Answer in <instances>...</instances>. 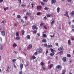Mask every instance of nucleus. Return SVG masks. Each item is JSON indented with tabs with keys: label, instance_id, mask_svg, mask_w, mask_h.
Here are the masks:
<instances>
[{
	"label": "nucleus",
	"instance_id": "1",
	"mask_svg": "<svg viewBox=\"0 0 74 74\" xmlns=\"http://www.w3.org/2000/svg\"><path fill=\"white\" fill-rule=\"evenodd\" d=\"M36 51L39 53H41L42 52V49L41 48L37 49L36 50Z\"/></svg>",
	"mask_w": 74,
	"mask_h": 74
},
{
	"label": "nucleus",
	"instance_id": "63",
	"mask_svg": "<svg viewBox=\"0 0 74 74\" xmlns=\"http://www.w3.org/2000/svg\"><path fill=\"white\" fill-rule=\"evenodd\" d=\"M42 69H43V70H45V68H44V67L42 66Z\"/></svg>",
	"mask_w": 74,
	"mask_h": 74
},
{
	"label": "nucleus",
	"instance_id": "39",
	"mask_svg": "<svg viewBox=\"0 0 74 74\" xmlns=\"http://www.w3.org/2000/svg\"><path fill=\"white\" fill-rule=\"evenodd\" d=\"M14 25L15 26H18V23H16L15 24H14Z\"/></svg>",
	"mask_w": 74,
	"mask_h": 74
},
{
	"label": "nucleus",
	"instance_id": "16",
	"mask_svg": "<svg viewBox=\"0 0 74 74\" xmlns=\"http://www.w3.org/2000/svg\"><path fill=\"white\" fill-rule=\"evenodd\" d=\"M71 16H73V15H74V11H72L71 13Z\"/></svg>",
	"mask_w": 74,
	"mask_h": 74
},
{
	"label": "nucleus",
	"instance_id": "3",
	"mask_svg": "<svg viewBox=\"0 0 74 74\" xmlns=\"http://www.w3.org/2000/svg\"><path fill=\"white\" fill-rule=\"evenodd\" d=\"M64 15L67 16V17H68V18H70V17L69 16V15H68V12L67 11L66 12L65 14H64Z\"/></svg>",
	"mask_w": 74,
	"mask_h": 74
},
{
	"label": "nucleus",
	"instance_id": "28",
	"mask_svg": "<svg viewBox=\"0 0 74 74\" xmlns=\"http://www.w3.org/2000/svg\"><path fill=\"white\" fill-rule=\"evenodd\" d=\"M43 37H47V35H46V34H43Z\"/></svg>",
	"mask_w": 74,
	"mask_h": 74
},
{
	"label": "nucleus",
	"instance_id": "18",
	"mask_svg": "<svg viewBox=\"0 0 74 74\" xmlns=\"http://www.w3.org/2000/svg\"><path fill=\"white\" fill-rule=\"evenodd\" d=\"M68 44L69 45H71V42H70V41L69 40L68 41Z\"/></svg>",
	"mask_w": 74,
	"mask_h": 74
},
{
	"label": "nucleus",
	"instance_id": "12",
	"mask_svg": "<svg viewBox=\"0 0 74 74\" xmlns=\"http://www.w3.org/2000/svg\"><path fill=\"white\" fill-rule=\"evenodd\" d=\"M51 2L52 3V4H55L56 3V0H52Z\"/></svg>",
	"mask_w": 74,
	"mask_h": 74
},
{
	"label": "nucleus",
	"instance_id": "57",
	"mask_svg": "<svg viewBox=\"0 0 74 74\" xmlns=\"http://www.w3.org/2000/svg\"><path fill=\"white\" fill-rule=\"evenodd\" d=\"M56 46H58V43H56Z\"/></svg>",
	"mask_w": 74,
	"mask_h": 74
},
{
	"label": "nucleus",
	"instance_id": "49",
	"mask_svg": "<svg viewBox=\"0 0 74 74\" xmlns=\"http://www.w3.org/2000/svg\"><path fill=\"white\" fill-rule=\"evenodd\" d=\"M37 34L38 36H40V33Z\"/></svg>",
	"mask_w": 74,
	"mask_h": 74
},
{
	"label": "nucleus",
	"instance_id": "20",
	"mask_svg": "<svg viewBox=\"0 0 74 74\" xmlns=\"http://www.w3.org/2000/svg\"><path fill=\"white\" fill-rule=\"evenodd\" d=\"M53 55H55V53L52 52L50 54V56H53Z\"/></svg>",
	"mask_w": 74,
	"mask_h": 74
},
{
	"label": "nucleus",
	"instance_id": "8",
	"mask_svg": "<svg viewBox=\"0 0 74 74\" xmlns=\"http://www.w3.org/2000/svg\"><path fill=\"white\" fill-rule=\"evenodd\" d=\"M58 51H63V47H61L60 48H59L58 49Z\"/></svg>",
	"mask_w": 74,
	"mask_h": 74
},
{
	"label": "nucleus",
	"instance_id": "6",
	"mask_svg": "<svg viewBox=\"0 0 74 74\" xmlns=\"http://www.w3.org/2000/svg\"><path fill=\"white\" fill-rule=\"evenodd\" d=\"M56 69H60V68H62V65H58L56 66Z\"/></svg>",
	"mask_w": 74,
	"mask_h": 74
},
{
	"label": "nucleus",
	"instance_id": "14",
	"mask_svg": "<svg viewBox=\"0 0 74 74\" xmlns=\"http://www.w3.org/2000/svg\"><path fill=\"white\" fill-rule=\"evenodd\" d=\"M42 41L43 42H47V40L45 39H43Z\"/></svg>",
	"mask_w": 74,
	"mask_h": 74
},
{
	"label": "nucleus",
	"instance_id": "24",
	"mask_svg": "<svg viewBox=\"0 0 74 74\" xmlns=\"http://www.w3.org/2000/svg\"><path fill=\"white\" fill-rule=\"evenodd\" d=\"M67 56L68 58H71V55L70 54H68Z\"/></svg>",
	"mask_w": 74,
	"mask_h": 74
},
{
	"label": "nucleus",
	"instance_id": "5",
	"mask_svg": "<svg viewBox=\"0 0 74 74\" xmlns=\"http://www.w3.org/2000/svg\"><path fill=\"white\" fill-rule=\"evenodd\" d=\"M1 33L2 34V35L3 36H5V31H2L1 32Z\"/></svg>",
	"mask_w": 74,
	"mask_h": 74
},
{
	"label": "nucleus",
	"instance_id": "15",
	"mask_svg": "<svg viewBox=\"0 0 74 74\" xmlns=\"http://www.w3.org/2000/svg\"><path fill=\"white\" fill-rule=\"evenodd\" d=\"M16 40H20V37H19V36H17L16 38Z\"/></svg>",
	"mask_w": 74,
	"mask_h": 74
},
{
	"label": "nucleus",
	"instance_id": "29",
	"mask_svg": "<svg viewBox=\"0 0 74 74\" xmlns=\"http://www.w3.org/2000/svg\"><path fill=\"white\" fill-rule=\"evenodd\" d=\"M51 47H52V45H48L47 46V48H51Z\"/></svg>",
	"mask_w": 74,
	"mask_h": 74
},
{
	"label": "nucleus",
	"instance_id": "27",
	"mask_svg": "<svg viewBox=\"0 0 74 74\" xmlns=\"http://www.w3.org/2000/svg\"><path fill=\"white\" fill-rule=\"evenodd\" d=\"M44 10H49V8L47 7H45L44 8Z\"/></svg>",
	"mask_w": 74,
	"mask_h": 74
},
{
	"label": "nucleus",
	"instance_id": "46",
	"mask_svg": "<svg viewBox=\"0 0 74 74\" xmlns=\"http://www.w3.org/2000/svg\"><path fill=\"white\" fill-rule=\"evenodd\" d=\"M3 49V46L2 45L1 46V50H2Z\"/></svg>",
	"mask_w": 74,
	"mask_h": 74
},
{
	"label": "nucleus",
	"instance_id": "40",
	"mask_svg": "<svg viewBox=\"0 0 74 74\" xmlns=\"http://www.w3.org/2000/svg\"><path fill=\"white\" fill-rule=\"evenodd\" d=\"M38 54L37 52H36L34 53V55H37Z\"/></svg>",
	"mask_w": 74,
	"mask_h": 74
},
{
	"label": "nucleus",
	"instance_id": "23",
	"mask_svg": "<svg viewBox=\"0 0 74 74\" xmlns=\"http://www.w3.org/2000/svg\"><path fill=\"white\" fill-rule=\"evenodd\" d=\"M16 36H19V32H16Z\"/></svg>",
	"mask_w": 74,
	"mask_h": 74
},
{
	"label": "nucleus",
	"instance_id": "21",
	"mask_svg": "<svg viewBox=\"0 0 74 74\" xmlns=\"http://www.w3.org/2000/svg\"><path fill=\"white\" fill-rule=\"evenodd\" d=\"M26 15H28L29 16L30 15H31V14L28 12H27L26 13Z\"/></svg>",
	"mask_w": 74,
	"mask_h": 74
},
{
	"label": "nucleus",
	"instance_id": "4",
	"mask_svg": "<svg viewBox=\"0 0 74 74\" xmlns=\"http://www.w3.org/2000/svg\"><path fill=\"white\" fill-rule=\"evenodd\" d=\"M62 60L64 62H65L66 61V60H67V58L66 57H64L62 59Z\"/></svg>",
	"mask_w": 74,
	"mask_h": 74
},
{
	"label": "nucleus",
	"instance_id": "61",
	"mask_svg": "<svg viewBox=\"0 0 74 74\" xmlns=\"http://www.w3.org/2000/svg\"><path fill=\"white\" fill-rule=\"evenodd\" d=\"M31 5H32V7L33 8L34 7V6L33 5V3H31Z\"/></svg>",
	"mask_w": 74,
	"mask_h": 74
},
{
	"label": "nucleus",
	"instance_id": "45",
	"mask_svg": "<svg viewBox=\"0 0 74 74\" xmlns=\"http://www.w3.org/2000/svg\"><path fill=\"white\" fill-rule=\"evenodd\" d=\"M44 2H47L48 0H43Z\"/></svg>",
	"mask_w": 74,
	"mask_h": 74
},
{
	"label": "nucleus",
	"instance_id": "43",
	"mask_svg": "<svg viewBox=\"0 0 74 74\" xmlns=\"http://www.w3.org/2000/svg\"><path fill=\"white\" fill-rule=\"evenodd\" d=\"M51 37H54L55 36V34H54L53 35V36L52 35L50 36Z\"/></svg>",
	"mask_w": 74,
	"mask_h": 74
},
{
	"label": "nucleus",
	"instance_id": "58",
	"mask_svg": "<svg viewBox=\"0 0 74 74\" xmlns=\"http://www.w3.org/2000/svg\"><path fill=\"white\" fill-rule=\"evenodd\" d=\"M25 6H26V5H21L22 7H25Z\"/></svg>",
	"mask_w": 74,
	"mask_h": 74
},
{
	"label": "nucleus",
	"instance_id": "9",
	"mask_svg": "<svg viewBox=\"0 0 74 74\" xmlns=\"http://www.w3.org/2000/svg\"><path fill=\"white\" fill-rule=\"evenodd\" d=\"M27 38L28 40H30V36L29 35H27Z\"/></svg>",
	"mask_w": 74,
	"mask_h": 74
},
{
	"label": "nucleus",
	"instance_id": "52",
	"mask_svg": "<svg viewBox=\"0 0 74 74\" xmlns=\"http://www.w3.org/2000/svg\"><path fill=\"white\" fill-rule=\"evenodd\" d=\"M68 2H71L72 0H67Z\"/></svg>",
	"mask_w": 74,
	"mask_h": 74
},
{
	"label": "nucleus",
	"instance_id": "36",
	"mask_svg": "<svg viewBox=\"0 0 74 74\" xmlns=\"http://www.w3.org/2000/svg\"><path fill=\"white\" fill-rule=\"evenodd\" d=\"M34 33L35 34H36L37 32V30H35L34 31Z\"/></svg>",
	"mask_w": 74,
	"mask_h": 74
},
{
	"label": "nucleus",
	"instance_id": "47",
	"mask_svg": "<svg viewBox=\"0 0 74 74\" xmlns=\"http://www.w3.org/2000/svg\"><path fill=\"white\" fill-rule=\"evenodd\" d=\"M47 17H50V16H51V15L49 14H47Z\"/></svg>",
	"mask_w": 74,
	"mask_h": 74
},
{
	"label": "nucleus",
	"instance_id": "64",
	"mask_svg": "<svg viewBox=\"0 0 74 74\" xmlns=\"http://www.w3.org/2000/svg\"><path fill=\"white\" fill-rule=\"evenodd\" d=\"M71 39L72 40H74V38H73L72 37L71 38Z\"/></svg>",
	"mask_w": 74,
	"mask_h": 74
},
{
	"label": "nucleus",
	"instance_id": "53",
	"mask_svg": "<svg viewBox=\"0 0 74 74\" xmlns=\"http://www.w3.org/2000/svg\"><path fill=\"white\" fill-rule=\"evenodd\" d=\"M19 73V74H22V71H20Z\"/></svg>",
	"mask_w": 74,
	"mask_h": 74
},
{
	"label": "nucleus",
	"instance_id": "59",
	"mask_svg": "<svg viewBox=\"0 0 74 74\" xmlns=\"http://www.w3.org/2000/svg\"><path fill=\"white\" fill-rule=\"evenodd\" d=\"M3 1V0H0V3H2Z\"/></svg>",
	"mask_w": 74,
	"mask_h": 74
},
{
	"label": "nucleus",
	"instance_id": "10",
	"mask_svg": "<svg viewBox=\"0 0 74 74\" xmlns=\"http://www.w3.org/2000/svg\"><path fill=\"white\" fill-rule=\"evenodd\" d=\"M23 64H21L20 65V68L21 70L23 68Z\"/></svg>",
	"mask_w": 74,
	"mask_h": 74
},
{
	"label": "nucleus",
	"instance_id": "11",
	"mask_svg": "<svg viewBox=\"0 0 74 74\" xmlns=\"http://www.w3.org/2000/svg\"><path fill=\"white\" fill-rule=\"evenodd\" d=\"M37 8L38 10L39 9H41V8H42V7L41 6H38Z\"/></svg>",
	"mask_w": 74,
	"mask_h": 74
},
{
	"label": "nucleus",
	"instance_id": "2",
	"mask_svg": "<svg viewBox=\"0 0 74 74\" xmlns=\"http://www.w3.org/2000/svg\"><path fill=\"white\" fill-rule=\"evenodd\" d=\"M32 27L33 30H35V29H36V30H37V29H38L37 27H36L35 25H33L32 26Z\"/></svg>",
	"mask_w": 74,
	"mask_h": 74
},
{
	"label": "nucleus",
	"instance_id": "56",
	"mask_svg": "<svg viewBox=\"0 0 74 74\" xmlns=\"http://www.w3.org/2000/svg\"><path fill=\"white\" fill-rule=\"evenodd\" d=\"M30 18H31V19H34V17H33V16H31V17H30Z\"/></svg>",
	"mask_w": 74,
	"mask_h": 74
},
{
	"label": "nucleus",
	"instance_id": "37",
	"mask_svg": "<svg viewBox=\"0 0 74 74\" xmlns=\"http://www.w3.org/2000/svg\"><path fill=\"white\" fill-rule=\"evenodd\" d=\"M65 70H63L62 71V73L61 74H64V72H65Z\"/></svg>",
	"mask_w": 74,
	"mask_h": 74
},
{
	"label": "nucleus",
	"instance_id": "42",
	"mask_svg": "<svg viewBox=\"0 0 74 74\" xmlns=\"http://www.w3.org/2000/svg\"><path fill=\"white\" fill-rule=\"evenodd\" d=\"M10 68L9 67V66H8L7 68V70H6V71H7L9 69H10Z\"/></svg>",
	"mask_w": 74,
	"mask_h": 74
},
{
	"label": "nucleus",
	"instance_id": "38",
	"mask_svg": "<svg viewBox=\"0 0 74 74\" xmlns=\"http://www.w3.org/2000/svg\"><path fill=\"white\" fill-rule=\"evenodd\" d=\"M40 64L41 65V66H44V64L43 63V62H41L40 63Z\"/></svg>",
	"mask_w": 74,
	"mask_h": 74
},
{
	"label": "nucleus",
	"instance_id": "22",
	"mask_svg": "<svg viewBox=\"0 0 74 74\" xmlns=\"http://www.w3.org/2000/svg\"><path fill=\"white\" fill-rule=\"evenodd\" d=\"M44 47H47V48H48V45H47V43H45L44 44Z\"/></svg>",
	"mask_w": 74,
	"mask_h": 74
},
{
	"label": "nucleus",
	"instance_id": "33",
	"mask_svg": "<svg viewBox=\"0 0 74 74\" xmlns=\"http://www.w3.org/2000/svg\"><path fill=\"white\" fill-rule=\"evenodd\" d=\"M50 49V50H51V52H55V50L52 49Z\"/></svg>",
	"mask_w": 74,
	"mask_h": 74
},
{
	"label": "nucleus",
	"instance_id": "34",
	"mask_svg": "<svg viewBox=\"0 0 74 74\" xmlns=\"http://www.w3.org/2000/svg\"><path fill=\"white\" fill-rule=\"evenodd\" d=\"M48 53V49H47L46 50V54L47 55Z\"/></svg>",
	"mask_w": 74,
	"mask_h": 74
},
{
	"label": "nucleus",
	"instance_id": "44",
	"mask_svg": "<svg viewBox=\"0 0 74 74\" xmlns=\"http://www.w3.org/2000/svg\"><path fill=\"white\" fill-rule=\"evenodd\" d=\"M21 22H22V23H24V21H23V20L22 19L21 20Z\"/></svg>",
	"mask_w": 74,
	"mask_h": 74
},
{
	"label": "nucleus",
	"instance_id": "7",
	"mask_svg": "<svg viewBox=\"0 0 74 74\" xmlns=\"http://www.w3.org/2000/svg\"><path fill=\"white\" fill-rule=\"evenodd\" d=\"M60 8L59 7H58L57 9V11L58 13H59V12H60Z\"/></svg>",
	"mask_w": 74,
	"mask_h": 74
},
{
	"label": "nucleus",
	"instance_id": "60",
	"mask_svg": "<svg viewBox=\"0 0 74 74\" xmlns=\"http://www.w3.org/2000/svg\"><path fill=\"white\" fill-rule=\"evenodd\" d=\"M19 51H21V47H19Z\"/></svg>",
	"mask_w": 74,
	"mask_h": 74
},
{
	"label": "nucleus",
	"instance_id": "41",
	"mask_svg": "<svg viewBox=\"0 0 74 74\" xmlns=\"http://www.w3.org/2000/svg\"><path fill=\"white\" fill-rule=\"evenodd\" d=\"M55 23V21L54 20H53L51 22V24L52 25V24H53V23Z\"/></svg>",
	"mask_w": 74,
	"mask_h": 74
},
{
	"label": "nucleus",
	"instance_id": "25",
	"mask_svg": "<svg viewBox=\"0 0 74 74\" xmlns=\"http://www.w3.org/2000/svg\"><path fill=\"white\" fill-rule=\"evenodd\" d=\"M22 35H23L24 34H25V31L23 30H22Z\"/></svg>",
	"mask_w": 74,
	"mask_h": 74
},
{
	"label": "nucleus",
	"instance_id": "55",
	"mask_svg": "<svg viewBox=\"0 0 74 74\" xmlns=\"http://www.w3.org/2000/svg\"><path fill=\"white\" fill-rule=\"evenodd\" d=\"M44 25V23H41L40 24V26H42V25Z\"/></svg>",
	"mask_w": 74,
	"mask_h": 74
},
{
	"label": "nucleus",
	"instance_id": "51",
	"mask_svg": "<svg viewBox=\"0 0 74 74\" xmlns=\"http://www.w3.org/2000/svg\"><path fill=\"white\" fill-rule=\"evenodd\" d=\"M5 23V21H2L1 23Z\"/></svg>",
	"mask_w": 74,
	"mask_h": 74
},
{
	"label": "nucleus",
	"instance_id": "30",
	"mask_svg": "<svg viewBox=\"0 0 74 74\" xmlns=\"http://www.w3.org/2000/svg\"><path fill=\"white\" fill-rule=\"evenodd\" d=\"M40 14L41 12H38L36 14L37 15H40Z\"/></svg>",
	"mask_w": 74,
	"mask_h": 74
},
{
	"label": "nucleus",
	"instance_id": "32",
	"mask_svg": "<svg viewBox=\"0 0 74 74\" xmlns=\"http://www.w3.org/2000/svg\"><path fill=\"white\" fill-rule=\"evenodd\" d=\"M13 47H16V46H17V45H16L15 43H14L13 44Z\"/></svg>",
	"mask_w": 74,
	"mask_h": 74
},
{
	"label": "nucleus",
	"instance_id": "26",
	"mask_svg": "<svg viewBox=\"0 0 74 74\" xmlns=\"http://www.w3.org/2000/svg\"><path fill=\"white\" fill-rule=\"evenodd\" d=\"M40 3H41V4L43 6H44V5L45 4V3H44V2H41Z\"/></svg>",
	"mask_w": 74,
	"mask_h": 74
},
{
	"label": "nucleus",
	"instance_id": "19",
	"mask_svg": "<svg viewBox=\"0 0 74 74\" xmlns=\"http://www.w3.org/2000/svg\"><path fill=\"white\" fill-rule=\"evenodd\" d=\"M21 15H18L16 17V18H21Z\"/></svg>",
	"mask_w": 74,
	"mask_h": 74
},
{
	"label": "nucleus",
	"instance_id": "35",
	"mask_svg": "<svg viewBox=\"0 0 74 74\" xmlns=\"http://www.w3.org/2000/svg\"><path fill=\"white\" fill-rule=\"evenodd\" d=\"M32 58L33 59H35L36 58V57L34 56H32Z\"/></svg>",
	"mask_w": 74,
	"mask_h": 74
},
{
	"label": "nucleus",
	"instance_id": "17",
	"mask_svg": "<svg viewBox=\"0 0 74 74\" xmlns=\"http://www.w3.org/2000/svg\"><path fill=\"white\" fill-rule=\"evenodd\" d=\"M53 64H50L49 68L50 69H51V68H52V67H53Z\"/></svg>",
	"mask_w": 74,
	"mask_h": 74
},
{
	"label": "nucleus",
	"instance_id": "54",
	"mask_svg": "<svg viewBox=\"0 0 74 74\" xmlns=\"http://www.w3.org/2000/svg\"><path fill=\"white\" fill-rule=\"evenodd\" d=\"M18 52L17 51H14V53L15 54L17 53Z\"/></svg>",
	"mask_w": 74,
	"mask_h": 74
},
{
	"label": "nucleus",
	"instance_id": "62",
	"mask_svg": "<svg viewBox=\"0 0 74 74\" xmlns=\"http://www.w3.org/2000/svg\"><path fill=\"white\" fill-rule=\"evenodd\" d=\"M63 51H61L59 52V53H63Z\"/></svg>",
	"mask_w": 74,
	"mask_h": 74
},
{
	"label": "nucleus",
	"instance_id": "31",
	"mask_svg": "<svg viewBox=\"0 0 74 74\" xmlns=\"http://www.w3.org/2000/svg\"><path fill=\"white\" fill-rule=\"evenodd\" d=\"M16 61V60H15V59H13L12 60V62H13V63H15V62Z\"/></svg>",
	"mask_w": 74,
	"mask_h": 74
},
{
	"label": "nucleus",
	"instance_id": "50",
	"mask_svg": "<svg viewBox=\"0 0 74 74\" xmlns=\"http://www.w3.org/2000/svg\"><path fill=\"white\" fill-rule=\"evenodd\" d=\"M18 1H19L20 2H19V4H21V0H18Z\"/></svg>",
	"mask_w": 74,
	"mask_h": 74
},
{
	"label": "nucleus",
	"instance_id": "13",
	"mask_svg": "<svg viewBox=\"0 0 74 74\" xmlns=\"http://www.w3.org/2000/svg\"><path fill=\"white\" fill-rule=\"evenodd\" d=\"M32 47V45H29L28 46V49H30V48H31Z\"/></svg>",
	"mask_w": 74,
	"mask_h": 74
},
{
	"label": "nucleus",
	"instance_id": "48",
	"mask_svg": "<svg viewBox=\"0 0 74 74\" xmlns=\"http://www.w3.org/2000/svg\"><path fill=\"white\" fill-rule=\"evenodd\" d=\"M44 29H47V28L46 27V25H45L44 26Z\"/></svg>",
	"mask_w": 74,
	"mask_h": 74
}]
</instances>
